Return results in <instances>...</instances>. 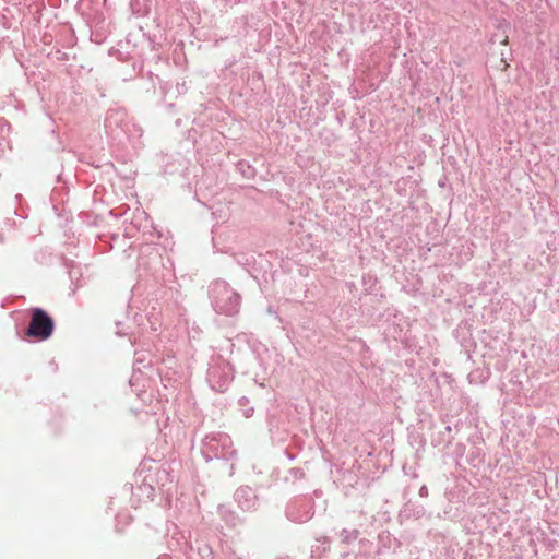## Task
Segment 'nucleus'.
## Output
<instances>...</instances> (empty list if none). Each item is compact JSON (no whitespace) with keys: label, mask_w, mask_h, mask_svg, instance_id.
<instances>
[{"label":"nucleus","mask_w":559,"mask_h":559,"mask_svg":"<svg viewBox=\"0 0 559 559\" xmlns=\"http://www.w3.org/2000/svg\"><path fill=\"white\" fill-rule=\"evenodd\" d=\"M209 296L214 311L218 314L233 317L240 310L241 296L223 280L211 283Z\"/></svg>","instance_id":"obj_1"},{"label":"nucleus","mask_w":559,"mask_h":559,"mask_svg":"<svg viewBox=\"0 0 559 559\" xmlns=\"http://www.w3.org/2000/svg\"><path fill=\"white\" fill-rule=\"evenodd\" d=\"M201 454L206 462L214 459L231 460L236 456L230 437L225 432H211L202 440Z\"/></svg>","instance_id":"obj_2"},{"label":"nucleus","mask_w":559,"mask_h":559,"mask_svg":"<svg viewBox=\"0 0 559 559\" xmlns=\"http://www.w3.org/2000/svg\"><path fill=\"white\" fill-rule=\"evenodd\" d=\"M234 379V369L228 360L216 354L211 357L206 380L212 390L225 392Z\"/></svg>","instance_id":"obj_3"},{"label":"nucleus","mask_w":559,"mask_h":559,"mask_svg":"<svg viewBox=\"0 0 559 559\" xmlns=\"http://www.w3.org/2000/svg\"><path fill=\"white\" fill-rule=\"evenodd\" d=\"M55 329L53 319L41 308L36 307L32 309L31 320L26 334L37 341L48 340Z\"/></svg>","instance_id":"obj_4"},{"label":"nucleus","mask_w":559,"mask_h":559,"mask_svg":"<svg viewBox=\"0 0 559 559\" xmlns=\"http://www.w3.org/2000/svg\"><path fill=\"white\" fill-rule=\"evenodd\" d=\"M285 515L295 523L308 522L313 515L312 500L306 496L292 498L286 504Z\"/></svg>","instance_id":"obj_5"},{"label":"nucleus","mask_w":559,"mask_h":559,"mask_svg":"<svg viewBox=\"0 0 559 559\" xmlns=\"http://www.w3.org/2000/svg\"><path fill=\"white\" fill-rule=\"evenodd\" d=\"M234 500L245 512H254L259 507V497L249 486H240L234 493Z\"/></svg>","instance_id":"obj_6"},{"label":"nucleus","mask_w":559,"mask_h":559,"mask_svg":"<svg viewBox=\"0 0 559 559\" xmlns=\"http://www.w3.org/2000/svg\"><path fill=\"white\" fill-rule=\"evenodd\" d=\"M218 514L226 525L236 527L242 523L241 518L229 507L221 504L218 506Z\"/></svg>","instance_id":"obj_7"},{"label":"nucleus","mask_w":559,"mask_h":559,"mask_svg":"<svg viewBox=\"0 0 559 559\" xmlns=\"http://www.w3.org/2000/svg\"><path fill=\"white\" fill-rule=\"evenodd\" d=\"M153 483H155L160 489L166 487L168 484L174 481V477L170 475L169 471L165 467L157 468L153 474Z\"/></svg>","instance_id":"obj_8"},{"label":"nucleus","mask_w":559,"mask_h":559,"mask_svg":"<svg viewBox=\"0 0 559 559\" xmlns=\"http://www.w3.org/2000/svg\"><path fill=\"white\" fill-rule=\"evenodd\" d=\"M141 495L145 496L148 500H153L155 497V486L153 483V476L146 475L143 479L142 485L138 487Z\"/></svg>","instance_id":"obj_9"},{"label":"nucleus","mask_w":559,"mask_h":559,"mask_svg":"<svg viewBox=\"0 0 559 559\" xmlns=\"http://www.w3.org/2000/svg\"><path fill=\"white\" fill-rule=\"evenodd\" d=\"M360 536V532L357 528H343L340 532L341 543L344 545H349L353 542L357 540Z\"/></svg>","instance_id":"obj_10"},{"label":"nucleus","mask_w":559,"mask_h":559,"mask_svg":"<svg viewBox=\"0 0 559 559\" xmlns=\"http://www.w3.org/2000/svg\"><path fill=\"white\" fill-rule=\"evenodd\" d=\"M305 477V473L301 468L299 467H293L288 471V475L286 476L285 480H299V479H302Z\"/></svg>","instance_id":"obj_11"},{"label":"nucleus","mask_w":559,"mask_h":559,"mask_svg":"<svg viewBox=\"0 0 559 559\" xmlns=\"http://www.w3.org/2000/svg\"><path fill=\"white\" fill-rule=\"evenodd\" d=\"M119 115L123 116V112H120V111H116V112L110 111V112L108 114L107 118H106V123H108V124L110 126V124L112 123V120H114L115 116H119Z\"/></svg>","instance_id":"obj_12"},{"label":"nucleus","mask_w":559,"mask_h":559,"mask_svg":"<svg viewBox=\"0 0 559 559\" xmlns=\"http://www.w3.org/2000/svg\"><path fill=\"white\" fill-rule=\"evenodd\" d=\"M359 544H360V547L364 549V550H368L369 548H371L372 546V543L369 542L368 539H360L359 540Z\"/></svg>","instance_id":"obj_13"},{"label":"nucleus","mask_w":559,"mask_h":559,"mask_svg":"<svg viewBox=\"0 0 559 559\" xmlns=\"http://www.w3.org/2000/svg\"><path fill=\"white\" fill-rule=\"evenodd\" d=\"M419 493H420V496H421V497L427 496V493H428L427 488H426L425 486H423V487L420 488V490H419Z\"/></svg>","instance_id":"obj_14"},{"label":"nucleus","mask_w":559,"mask_h":559,"mask_svg":"<svg viewBox=\"0 0 559 559\" xmlns=\"http://www.w3.org/2000/svg\"><path fill=\"white\" fill-rule=\"evenodd\" d=\"M204 550L206 551L207 556L212 555V550L207 546L204 547Z\"/></svg>","instance_id":"obj_15"},{"label":"nucleus","mask_w":559,"mask_h":559,"mask_svg":"<svg viewBox=\"0 0 559 559\" xmlns=\"http://www.w3.org/2000/svg\"><path fill=\"white\" fill-rule=\"evenodd\" d=\"M275 559H292V558H290V557H288V556H281V557H277V558H275Z\"/></svg>","instance_id":"obj_16"},{"label":"nucleus","mask_w":559,"mask_h":559,"mask_svg":"<svg viewBox=\"0 0 559 559\" xmlns=\"http://www.w3.org/2000/svg\"><path fill=\"white\" fill-rule=\"evenodd\" d=\"M326 543H329V540H328V538L324 537L323 538V544H326Z\"/></svg>","instance_id":"obj_17"},{"label":"nucleus","mask_w":559,"mask_h":559,"mask_svg":"<svg viewBox=\"0 0 559 559\" xmlns=\"http://www.w3.org/2000/svg\"><path fill=\"white\" fill-rule=\"evenodd\" d=\"M159 559H170L168 556H164L163 558H159Z\"/></svg>","instance_id":"obj_18"},{"label":"nucleus","mask_w":559,"mask_h":559,"mask_svg":"<svg viewBox=\"0 0 559 559\" xmlns=\"http://www.w3.org/2000/svg\"><path fill=\"white\" fill-rule=\"evenodd\" d=\"M2 240V236L0 235V241Z\"/></svg>","instance_id":"obj_19"},{"label":"nucleus","mask_w":559,"mask_h":559,"mask_svg":"<svg viewBox=\"0 0 559 559\" xmlns=\"http://www.w3.org/2000/svg\"><path fill=\"white\" fill-rule=\"evenodd\" d=\"M237 559H241V558H237Z\"/></svg>","instance_id":"obj_20"}]
</instances>
